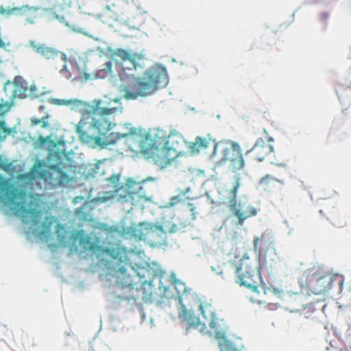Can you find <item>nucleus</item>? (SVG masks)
<instances>
[{
	"label": "nucleus",
	"mask_w": 351,
	"mask_h": 351,
	"mask_svg": "<svg viewBox=\"0 0 351 351\" xmlns=\"http://www.w3.org/2000/svg\"><path fill=\"white\" fill-rule=\"evenodd\" d=\"M102 104L103 101L99 100L93 106L92 111L89 110L83 113L80 121L76 126V131L80 139L84 143L86 144L95 142L98 145H108L114 144L121 137H123L129 150L132 152L130 146L127 143L128 135H136L142 137L143 139L145 137L137 134L136 128H132L130 123H125L124 125V128L129 130L128 132L123 134L120 132H112L105 138V141L103 143L101 142L102 138L101 136H105L113 127L112 122L106 116L110 115L118 110L121 112L122 109L121 107L103 106Z\"/></svg>",
	"instance_id": "f257e3e1"
},
{
	"label": "nucleus",
	"mask_w": 351,
	"mask_h": 351,
	"mask_svg": "<svg viewBox=\"0 0 351 351\" xmlns=\"http://www.w3.org/2000/svg\"><path fill=\"white\" fill-rule=\"evenodd\" d=\"M127 143L135 154H184L181 150L183 143L192 152H199L208 147L209 141L205 138L197 136L194 143L186 141L177 130L171 131L169 135L160 128L150 130L143 139L136 135H128Z\"/></svg>",
	"instance_id": "f03ea898"
},
{
	"label": "nucleus",
	"mask_w": 351,
	"mask_h": 351,
	"mask_svg": "<svg viewBox=\"0 0 351 351\" xmlns=\"http://www.w3.org/2000/svg\"><path fill=\"white\" fill-rule=\"evenodd\" d=\"M137 63L132 67L129 63H121L118 70L121 84L120 91L125 93V97L128 99H136L154 94L158 88L165 87L169 83L167 69L162 65L149 68L141 77L135 76Z\"/></svg>",
	"instance_id": "7ed1b4c3"
},
{
	"label": "nucleus",
	"mask_w": 351,
	"mask_h": 351,
	"mask_svg": "<svg viewBox=\"0 0 351 351\" xmlns=\"http://www.w3.org/2000/svg\"><path fill=\"white\" fill-rule=\"evenodd\" d=\"M0 198L13 213L37 226L42 217L38 195L19 189L0 175Z\"/></svg>",
	"instance_id": "20e7f679"
},
{
	"label": "nucleus",
	"mask_w": 351,
	"mask_h": 351,
	"mask_svg": "<svg viewBox=\"0 0 351 351\" xmlns=\"http://www.w3.org/2000/svg\"><path fill=\"white\" fill-rule=\"evenodd\" d=\"M233 265L235 269L236 280L241 286L252 289L254 293L266 294L265 287L259 283L262 282L260 264L256 258L245 253L241 257L237 256Z\"/></svg>",
	"instance_id": "39448f33"
},
{
	"label": "nucleus",
	"mask_w": 351,
	"mask_h": 351,
	"mask_svg": "<svg viewBox=\"0 0 351 351\" xmlns=\"http://www.w3.org/2000/svg\"><path fill=\"white\" fill-rule=\"evenodd\" d=\"M344 278L339 274L322 275L320 269L313 266L303 271L299 277L301 287H306L315 295L325 294L336 283L339 285V291L343 287Z\"/></svg>",
	"instance_id": "423d86ee"
},
{
	"label": "nucleus",
	"mask_w": 351,
	"mask_h": 351,
	"mask_svg": "<svg viewBox=\"0 0 351 351\" xmlns=\"http://www.w3.org/2000/svg\"><path fill=\"white\" fill-rule=\"evenodd\" d=\"M45 163L37 160L30 171L20 174L19 179L27 184H32L36 179L43 180L52 186H64L71 181V178L57 165L47 166L45 169Z\"/></svg>",
	"instance_id": "0eeeda50"
},
{
	"label": "nucleus",
	"mask_w": 351,
	"mask_h": 351,
	"mask_svg": "<svg viewBox=\"0 0 351 351\" xmlns=\"http://www.w3.org/2000/svg\"><path fill=\"white\" fill-rule=\"evenodd\" d=\"M253 244L254 250L259 252L258 262L260 264V270L263 268L268 270L275 268L280 258L270 239L265 234H262L254 238Z\"/></svg>",
	"instance_id": "6e6552de"
},
{
	"label": "nucleus",
	"mask_w": 351,
	"mask_h": 351,
	"mask_svg": "<svg viewBox=\"0 0 351 351\" xmlns=\"http://www.w3.org/2000/svg\"><path fill=\"white\" fill-rule=\"evenodd\" d=\"M241 186L240 178H236L233 187L227 191L226 200L229 204V209L232 215L237 219V225L243 226L245 221L257 215V209L252 206H248L243 209L241 204L237 202V193Z\"/></svg>",
	"instance_id": "1a4fd4ad"
},
{
	"label": "nucleus",
	"mask_w": 351,
	"mask_h": 351,
	"mask_svg": "<svg viewBox=\"0 0 351 351\" xmlns=\"http://www.w3.org/2000/svg\"><path fill=\"white\" fill-rule=\"evenodd\" d=\"M80 245L86 250H88L99 258L106 255L117 258L120 254L119 247H106L101 245V239L95 234H90L80 238Z\"/></svg>",
	"instance_id": "9d476101"
},
{
	"label": "nucleus",
	"mask_w": 351,
	"mask_h": 351,
	"mask_svg": "<svg viewBox=\"0 0 351 351\" xmlns=\"http://www.w3.org/2000/svg\"><path fill=\"white\" fill-rule=\"evenodd\" d=\"M123 192L124 194L119 195V199L122 202H130L134 206H140L143 208L145 202L152 200L143 186L139 184H137L134 189L128 188Z\"/></svg>",
	"instance_id": "9b49d317"
},
{
	"label": "nucleus",
	"mask_w": 351,
	"mask_h": 351,
	"mask_svg": "<svg viewBox=\"0 0 351 351\" xmlns=\"http://www.w3.org/2000/svg\"><path fill=\"white\" fill-rule=\"evenodd\" d=\"M34 144L36 148L48 151L49 154H66L65 141L53 136L46 138L40 136ZM67 154H73V152Z\"/></svg>",
	"instance_id": "f8f14e48"
},
{
	"label": "nucleus",
	"mask_w": 351,
	"mask_h": 351,
	"mask_svg": "<svg viewBox=\"0 0 351 351\" xmlns=\"http://www.w3.org/2000/svg\"><path fill=\"white\" fill-rule=\"evenodd\" d=\"M199 309L205 319L208 321L210 328L217 329L220 326L219 322L221 319L217 317L215 308L210 301L201 302Z\"/></svg>",
	"instance_id": "ddd939ff"
},
{
	"label": "nucleus",
	"mask_w": 351,
	"mask_h": 351,
	"mask_svg": "<svg viewBox=\"0 0 351 351\" xmlns=\"http://www.w3.org/2000/svg\"><path fill=\"white\" fill-rule=\"evenodd\" d=\"M112 271L117 286L123 288H134L133 277L128 272V269L124 266L119 267L118 269H114Z\"/></svg>",
	"instance_id": "4468645a"
},
{
	"label": "nucleus",
	"mask_w": 351,
	"mask_h": 351,
	"mask_svg": "<svg viewBox=\"0 0 351 351\" xmlns=\"http://www.w3.org/2000/svg\"><path fill=\"white\" fill-rule=\"evenodd\" d=\"M165 239V230L160 226L151 223L147 242L151 245L162 244Z\"/></svg>",
	"instance_id": "2eb2a0df"
},
{
	"label": "nucleus",
	"mask_w": 351,
	"mask_h": 351,
	"mask_svg": "<svg viewBox=\"0 0 351 351\" xmlns=\"http://www.w3.org/2000/svg\"><path fill=\"white\" fill-rule=\"evenodd\" d=\"M231 151L241 154V149L239 144L230 140H222L215 144L213 154H216L217 152L221 154H229Z\"/></svg>",
	"instance_id": "dca6fc26"
},
{
	"label": "nucleus",
	"mask_w": 351,
	"mask_h": 351,
	"mask_svg": "<svg viewBox=\"0 0 351 351\" xmlns=\"http://www.w3.org/2000/svg\"><path fill=\"white\" fill-rule=\"evenodd\" d=\"M151 223L141 222L132 226L130 229V235L138 241H147Z\"/></svg>",
	"instance_id": "f3484780"
},
{
	"label": "nucleus",
	"mask_w": 351,
	"mask_h": 351,
	"mask_svg": "<svg viewBox=\"0 0 351 351\" xmlns=\"http://www.w3.org/2000/svg\"><path fill=\"white\" fill-rule=\"evenodd\" d=\"M167 156L168 155H147L145 158L156 167L163 169L171 166L179 155L173 158H169Z\"/></svg>",
	"instance_id": "a211bd4d"
},
{
	"label": "nucleus",
	"mask_w": 351,
	"mask_h": 351,
	"mask_svg": "<svg viewBox=\"0 0 351 351\" xmlns=\"http://www.w3.org/2000/svg\"><path fill=\"white\" fill-rule=\"evenodd\" d=\"M29 43L37 53L47 59H54L60 53L55 48L48 47L45 44L36 43L34 40H31Z\"/></svg>",
	"instance_id": "6ab92c4d"
},
{
	"label": "nucleus",
	"mask_w": 351,
	"mask_h": 351,
	"mask_svg": "<svg viewBox=\"0 0 351 351\" xmlns=\"http://www.w3.org/2000/svg\"><path fill=\"white\" fill-rule=\"evenodd\" d=\"M179 317L189 327H197L200 324L199 317L193 311L187 309L184 305H182Z\"/></svg>",
	"instance_id": "aec40b11"
},
{
	"label": "nucleus",
	"mask_w": 351,
	"mask_h": 351,
	"mask_svg": "<svg viewBox=\"0 0 351 351\" xmlns=\"http://www.w3.org/2000/svg\"><path fill=\"white\" fill-rule=\"evenodd\" d=\"M113 55L119 57L122 60L121 63H129L132 67L134 66V62L141 59L140 55L132 51H128L123 49H115L113 52Z\"/></svg>",
	"instance_id": "412c9836"
},
{
	"label": "nucleus",
	"mask_w": 351,
	"mask_h": 351,
	"mask_svg": "<svg viewBox=\"0 0 351 351\" xmlns=\"http://www.w3.org/2000/svg\"><path fill=\"white\" fill-rule=\"evenodd\" d=\"M278 182L283 184V182L280 180L275 178L267 174L264 177L261 178L258 181V185L266 191H271L274 188L275 183Z\"/></svg>",
	"instance_id": "4be33fe9"
},
{
	"label": "nucleus",
	"mask_w": 351,
	"mask_h": 351,
	"mask_svg": "<svg viewBox=\"0 0 351 351\" xmlns=\"http://www.w3.org/2000/svg\"><path fill=\"white\" fill-rule=\"evenodd\" d=\"M259 148H260V149L258 150V152H264V153H267V154L273 152L274 151V148L272 145H271V144L266 145L265 143V141H263V139L262 138H259L256 141V142L254 144V145L253 146V147L252 149H250V150L247 151V152L245 154H250L253 150H254L256 149H259Z\"/></svg>",
	"instance_id": "5701e85b"
},
{
	"label": "nucleus",
	"mask_w": 351,
	"mask_h": 351,
	"mask_svg": "<svg viewBox=\"0 0 351 351\" xmlns=\"http://www.w3.org/2000/svg\"><path fill=\"white\" fill-rule=\"evenodd\" d=\"M16 128H9L5 121L0 122V143L5 141L8 135L16 134Z\"/></svg>",
	"instance_id": "b1692460"
},
{
	"label": "nucleus",
	"mask_w": 351,
	"mask_h": 351,
	"mask_svg": "<svg viewBox=\"0 0 351 351\" xmlns=\"http://www.w3.org/2000/svg\"><path fill=\"white\" fill-rule=\"evenodd\" d=\"M230 167L233 171L240 170L244 167L243 155H234V157L230 160Z\"/></svg>",
	"instance_id": "393cba45"
},
{
	"label": "nucleus",
	"mask_w": 351,
	"mask_h": 351,
	"mask_svg": "<svg viewBox=\"0 0 351 351\" xmlns=\"http://www.w3.org/2000/svg\"><path fill=\"white\" fill-rule=\"evenodd\" d=\"M112 64L111 61L106 62L104 65L103 68L99 69L96 73V77L97 78H105L106 77L108 74L111 72L112 70Z\"/></svg>",
	"instance_id": "a878e982"
},
{
	"label": "nucleus",
	"mask_w": 351,
	"mask_h": 351,
	"mask_svg": "<svg viewBox=\"0 0 351 351\" xmlns=\"http://www.w3.org/2000/svg\"><path fill=\"white\" fill-rule=\"evenodd\" d=\"M56 19H58L62 23H64L66 26H68L69 27H71L75 32L82 33V34H85L86 36H88L95 39V38L93 36L89 35L87 32H84L83 29H82L80 27H76L75 25H72L71 26L69 24V23L68 21H66V19L64 18V16L56 15ZM95 40H97V41L100 40V39L99 38H96Z\"/></svg>",
	"instance_id": "bb28decb"
},
{
	"label": "nucleus",
	"mask_w": 351,
	"mask_h": 351,
	"mask_svg": "<svg viewBox=\"0 0 351 351\" xmlns=\"http://www.w3.org/2000/svg\"><path fill=\"white\" fill-rule=\"evenodd\" d=\"M55 222V219L53 217H47L45 219V221L43 224V230L40 232V236H45L49 233L50 229Z\"/></svg>",
	"instance_id": "cd10ccee"
},
{
	"label": "nucleus",
	"mask_w": 351,
	"mask_h": 351,
	"mask_svg": "<svg viewBox=\"0 0 351 351\" xmlns=\"http://www.w3.org/2000/svg\"><path fill=\"white\" fill-rule=\"evenodd\" d=\"M160 284H159V289L161 291V293L163 294L165 296L168 297V292L169 289V285H165L163 283V280L166 281L167 278H169V276L166 275H160Z\"/></svg>",
	"instance_id": "c85d7f7f"
},
{
	"label": "nucleus",
	"mask_w": 351,
	"mask_h": 351,
	"mask_svg": "<svg viewBox=\"0 0 351 351\" xmlns=\"http://www.w3.org/2000/svg\"><path fill=\"white\" fill-rule=\"evenodd\" d=\"M221 351H238L237 348H235L232 343L228 341L224 340L223 342L219 344Z\"/></svg>",
	"instance_id": "c756f323"
},
{
	"label": "nucleus",
	"mask_w": 351,
	"mask_h": 351,
	"mask_svg": "<svg viewBox=\"0 0 351 351\" xmlns=\"http://www.w3.org/2000/svg\"><path fill=\"white\" fill-rule=\"evenodd\" d=\"M15 84L20 86L24 90H27L28 88V83L26 80L23 79V77L21 75H17L14 77Z\"/></svg>",
	"instance_id": "7c9ffc66"
},
{
	"label": "nucleus",
	"mask_w": 351,
	"mask_h": 351,
	"mask_svg": "<svg viewBox=\"0 0 351 351\" xmlns=\"http://www.w3.org/2000/svg\"><path fill=\"white\" fill-rule=\"evenodd\" d=\"M172 284L175 286V288L177 289L178 293L181 295L184 293L186 291V287L184 284L180 282L178 280H172Z\"/></svg>",
	"instance_id": "2f4dec72"
},
{
	"label": "nucleus",
	"mask_w": 351,
	"mask_h": 351,
	"mask_svg": "<svg viewBox=\"0 0 351 351\" xmlns=\"http://www.w3.org/2000/svg\"><path fill=\"white\" fill-rule=\"evenodd\" d=\"M75 101H72V100H65V99H51L49 100V102L52 104H55V105H58V106H61V105H66V106H69L70 104H71L72 103H74Z\"/></svg>",
	"instance_id": "473e14b6"
},
{
	"label": "nucleus",
	"mask_w": 351,
	"mask_h": 351,
	"mask_svg": "<svg viewBox=\"0 0 351 351\" xmlns=\"http://www.w3.org/2000/svg\"><path fill=\"white\" fill-rule=\"evenodd\" d=\"M60 74L65 77L67 80L70 79L72 76L71 73H70L67 69V65L64 64L62 69L60 71Z\"/></svg>",
	"instance_id": "72a5a7b5"
},
{
	"label": "nucleus",
	"mask_w": 351,
	"mask_h": 351,
	"mask_svg": "<svg viewBox=\"0 0 351 351\" xmlns=\"http://www.w3.org/2000/svg\"><path fill=\"white\" fill-rule=\"evenodd\" d=\"M49 118V114H47L45 116H44L43 118H41V123H43L42 127L44 128H47L49 127L50 124L48 121V119Z\"/></svg>",
	"instance_id": "f704fd0d"
},
{
	"label": "nucleus",
	"mask_w": 351,
	"mask_h": 351,
	"mask_svg": "<svg viewBox=\"0 0 351 351\" xmlns=\"http://www.w3.org/2000/svg\"><path fill=\"white\" fill-rule=\"evenodd\" d=\"M182 201V198L180 196H174L171 198L169 204L171 206H174Z\"/></svg>",
	"instance_id": "c9c22d12"
},
{
	"label": "nucleus",
	"mask_w": 351,
	"mask_h": 351,
	"mask_svg": "<svg viewBox=\"0 0 351 351\" xmlns=\"http://www.w3.org/2000/svg\"><path fill=\"white\" fill-rule=\"evenodd\" d=\"M330 14L328 12H323L320 14L319 19L326 24V21L329 18Z\"/></svg>",
	"instance_id": "e433bc0d"
},
{
	"label": "nucleus",
	"mask_w": 351,
	"mask_h": 351,
	"mask_svg": "<svg viewBox=\"0 0 351 351\" xmlns=\"http://www.w3.org/2000/svg\"><path fill=\"white\" fill-rule=\"evenodd\" d=\"M333 226L337 228H343L346 226V223L344 220H336L335 221L332 222Z\"/></svg>",
	"instance_id": "4c0bfd02"
},
{
	"label": "nucleus",
	"mask_w": 351,
	"mask_h": 351,
	"mask_svg": "<svg viewBox=\"0 0 351 351\" xmlns=\"http://www.w3.org/2000/svg\"><path fill=\"white\" fill-rule=\"evenodd\" d=\"M108 180L110 182H111L112 184H117L119 181V175H113L112 176H110L109 178H108Z\"/></svg>",
	"instance_id": "58836bf2"
},
{
	"label": "nucleus",
	"mask_w": 351,
	"mask_h": 351,
	"mask_svg": "<svg viewBox=\"0 0 351 351\" xmlns=\"http://www.w3.org/2000/svg\"><path fill=\"white\" fill-rule=\"evenodd\" d=\"M10 108V106H9L8 104H0V113H3L6 111H8Z\"/></svg>",
	"instance_id": "ea45409f"
},
{
	"label": "nucleus",
	"mask_w": 351,
	"mask_h": 351,
	"mask_svg": "<svg viewBox=\"0 0 351 351\" xmlns=\"http://www.w3.org/2000/svg\"><path fill=\"white\" fill-rule=\"evenodd\" d=\"M146 287H148L149 288L152 289V280L148 281L147 280H143V282H142V288L145 289Z\"/></svg>",
	"instance_id": "a19ab883"
},
{
	"label": "nucleus",
	"mask_w": 351,
	"mask_h": 351,
	"mask_svg": "<svg viewBox=\"0 0 351 351\" xmlns=\"http://www.w3.org/2000/svg\"><path fill=\"white\" fill-rule=\"evenodd\" d=\"M188 206L190 209V211L192 213L193 218L195 219V210H196L195 206L193 204H189Z\"/></svg>",
	"instance_id": "79ce46f5"
},
{
	"label": "nucleus",
	"mask_w": 351,
	"mask_h": 351,
	"mask_svg": "<svg viewBox=\"0 0 351 351\" xmlns=\"http://www.w3.org/2000/svg\"><path fill=\"white\" fill-rule=\"evenodd\" d=\"M29 90L30 92L34 95L35 97H37L38 95H35L36 90H37V87L35 84H32L29 87Z\"/></svg>",
	"instance_id": "37998d69"
},
{
	"label": "nucleus",
	"mask_w": 351,
	"mask_h": 351,
	"mask_svg": "<svg viewBox=\"0 0 351 351\" xmlns=\"http://www.w3.org/2000/svg\"><path fill=\"white\" fill-rule=\"evenodd\" d=\"M41 119H37L36 117H33L31 119V121L33 125H38L39 123H41Z\"/></svg>",
	"instance_id": "c03bdc74"
},
{
	"label": "nucleus",
	"mask_w": 351,
	"mask_h": 351,
	"mask_svg": "<svg viewBox=\"0 0 351 351\" xmlns=\"http://www.w3.org/2000/svg\"><path fill=\"white\" fill-rule=\"evenodd\" d=\"M23 13L24 14H26V13L29 12H32L35 13L36 12V10H34V9H29L27 7H25V8H23Z\"/></svg>",
	"instance_id": "a18cd8bd"
},
{
	"label": "nucleus",
	"mask_w": 351,
	"mask_h": 351,
	"mask_svg": "<svg viewBox=\"0 0 351 351\" xmlns=\"http://www.w3.org/2000/svg\"><path fill=\"white\" fill-rule=\"evenodd\" d=\"M269 291L275 295H278L279 297H281V293L280 291H277L276 289H269Z\"/></svg>",
	"instance_id": "49530a36"
},
{
	"label": "nucleus",
	"mask_w": 351,
	"mask_h": 351,
	"mask_svg": "<svg viewBox=\"0 0 351 351\" xmlns=\"http://www.w3.org/2000/svg\"><path fill=\"white\" fill-rule=\"evenodd\" d=\"M61 58L63 61L66 62L67 60V56L64 53H60Z\"/></svg>",
	"instance_id": "de8ad7c7"
},
{
	"label": "nucleus",
	"mask_w": 351,
	"mask_h": 351,
	"mask_svg": "<svg viewBox=\"0 0 351 351\" xmlns=\"http://www.w3.org/2000/svg\"><path fill=\"white\" fill-rule=\"evenodd\" d=\"M56 228H57L56 231L58 232L60 229H63V226L61 224L59 223V224L57 225Z\"/></svg>",
	"instance_id": "09e8293b"
},
{
	"label": "nucleus",
	"mask_w": 351,
	"mask_h": 351,
	"mask_svg": "<svg viewBox=\"0 0 351 351\" xmlns=\"http://www.w3.org/2000/svg\"><path fill=\"white\" fill-rule=\"evenodd\" d=\"M45 108V106H43V105H41V106H39L38 110H39L40 111H42V110H43Z\"/></svg>",
	"instance_id": "8fccbe9b"
},
{
	"label": "nucleus",
	"mask_w": 351,
	"mask_h": 351,
	"mask_svg": "<svg viewBox=\"0 0 351 351\" xmlns=\"http://www.w3.org/2000/svg\"><path fill=\"white\" fill-rule=\"evenodd\" d=\"M152 295V291H150L149 293H147L146 294V296L145 297H151Z\"/></svg>",
	"instance_id": "3c124183"
},
{
	"label": "nucleus",
	"mask_w": 351,
	"mask_h": 351,
	"mask_svg": "<svg viewBox=\"0 0 351 351\" xmlns=\"http://www.w3.org/2000/svg\"><path fill=\"white\" fill-rule=\"evenodd\" d=\"M83 235V232L82 231H80L77 233V236H82Z\"/></svg>",
	"instance_id": "603ef678"
},
{
	"label": "nucleus",
	"mask_w": 351,
	"mask_h": 351,
	"mask_svg": "<svg viewBox=\"0 0 351 351\" xmlns=\"http://www.w3.org/2000/svg\"><path fill=\"white\" fill-rule=\"evenodd\" d=\"M294 295H297L299 298H302V295L300 293H294Z\"/></svg>",
	"instance_id": "864d4df0"
},
{
	"label": "nucleus",
	"mask_w": 351,
	"mask_h": 351,
	"mask_svg": "<svg viewBox=\"0 0 351 351\" xmlns=\"http://www.w3.org/2000/svg\"><path fill=\"white\" fill-rule=\"evenodd\" d=\"M19 95L21 98H25L26 97V95H25V94H19Z\"/></svg>",
	"instance_id": "5fc2aeb1"
},
{
	"label": "nucleus",
	"mask_w": 351,
	"mask_h": 351,
	"mask_svg": "<svg viewBox=\"0 0 351 351\" xmlns=\"http://www.w3.org/2000/svg\"><path fill=\"white\" fill-rule=\"evenodd\" d=\"M27 21L29 23H34V20H31L30 19H27Z\"/></svg>",
	"instance_id": "6e6d98bb"
},
{
	"label": "nucleus",
	"mask_w": 351,
	"mask_h": 351,
	"mask_svg": "<svg viewBox=\"0 0 351 351\" xmlns=\"http://www.w3.org/2000/svg\"><path fill=\"white\" fill-rule=\"evenodd\" d=\"M69 62L71 64H73L75 62V60L70 59Z\"/></svg>",
	"instance_id": "4d7b16f0"
},
{
	"label": "nucleus",
	"mask_w": 351,
	"mask_h": 351,
	"mask_svg": "<svg viewBox=\"0 0 351 351\" xmlns=\"http://www.w3.org/2000/svg\"><path fill=\"white\" fill-rule=\"evenodd\" d=\"M141 271H142V272H143V273H144L145 271H148V269H145V268H142V269H141Z\"/></svg>",
	"instance_id": "13d9d810"
},
{
	"label": "nucleus",
	"mask_w": 351,
	"mask_h": 351,
	"mask_svg": "<svg viewBox=\"0 0 351 351\" xmlns=\"http://www.w3.org/2000/svg\"><path fill=\"white\" fill-rule=\"evenodd\" d=\"M269 141L273 142L274 141V138L272 137H269Z\"/></svg>",
	"instance_id": "bf43d9fd"
},
{
	"label": "nucleus",
	"mask_w": 351,
	"mask_h": 351,
	"mask_svg": "<svg viewBox=\"0 0 351 351\" xmlns=\"http://www.w3.org/2000/svg\"><path fill=\"white\" fill-rule=\"evenodd\" d=\"M15 11V9L12 10V11H10L9 13H14Z\"/></svg>",
	"instance_id": "052dcab7"
},
{
	"label": "nucleus",
	"mask_w": 351,
	"mask_h": 351,
	"mask_svg": "<svg viewBox=\"0 0 351 351\" xmlns=\"http://www.w3.org/2000/svg\"><path fill=\"white\" fill-rule=\"evenodd\" d=\"M144 278V275L140 276V278L143 279Z\"/></svg>",
	"instance_id": "680f3d73"
},
{
	"label": "nucleus",
	"mask_w": 351,
	"mask_h": 351,
	"mask_svg": "<svg viewBox=\"0 0 351 351\" xmlns=\"http://www.w3.org/2000/svg\"><path fill=\"white\" fill-rule=\"evenodd\" d=\"M2 61L0 60V62H1Z\"/></svg>",
	"instance_id": "e2e57ef3"
},
{
	"label": "nucleus",
	"mask_w": 351,
	"mask_h": 351,
	"mask_svg": "<svg viewBox=\"0 0 351 351\" xmlns=\"http://www.w3.org/2000/svg\"><path fill=\"white\" fill-rule=\"evenodd\" d=\"M350 88L351 89V87Z\"/></svg>",
	"instance_id": "0e129e2a"
}]
</instances>
